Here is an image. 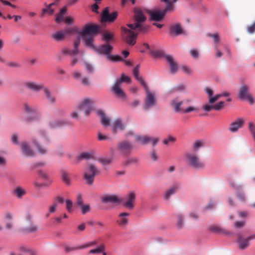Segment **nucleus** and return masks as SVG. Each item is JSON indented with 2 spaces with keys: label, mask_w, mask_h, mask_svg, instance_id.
<instances>
[{
  "label": "nucleus",
  "mask_w": 255,
  "mask_h": 255,
  "mask_svg": "<svg viewBox=\"0 0 255 255\" xmlns=\"http://www.w3.org/2000/svg\"><path fill=\"white\" fill-rule=\"evenodd\" d=\"M184 33L183 29L180 23H174L169 27V34L171 36H178Z\"/></svg>",
  "instance_id": "dca6fc26"
},
{
  "label": "nucleus",
  "mask_w": 255,
  "mask_h": 255,
  "mask_svg": "<svg viewBox=\"0 0 255 255\" xmlns=\"http://www.w3.org/2000/svg\"><path fill=\"white\" fill-rule=\"evenodd\" d=\"M113 49V48L112 45L109 44H105L98 47H96L94 50L100 54L106 55L107 58L108 56L110 54Z\"/></svg>",
  "instance_id": "ddd939ff"
},
{
  "label": "nucleus",
  "mask_w": 255,
  "mask_h": 255,
  "mask_svg": "<svg viewBox=\"0 0 255 255\" xmlns=\"http://www.w3.org/2000/svg\"><path fill=\"white\" fill-rule=\"evenodd\" d=\"M139 66L138 65L134 67L133 70V76L143 87H146V83L144 82L142 77L139 75Z\"/></svg>",
  "instance_id": "bb28decb"
},
{
  "label": "nucleus",
  "mask_w": 255,
  "mask_h": 255,
  "mask_svg": "<svg viewBox=\"0 0 255 255\" xmlns=\"http://www.w3.org/2000/svg\"><path fill=\"white\" fill-rule=\"evenodd\" d=\"M129 216V214L128 213H122L118 216V219L117 221L118 225L122 227L127 226L128 223V217Z\"/></svg>",
  "instance_id": "4be33fe9"
},
{
  "label": "nucleus",
  "mask_w": 255,
  "mask_h": 255,
  "mask_svg": "<svg viewBox=\"0 0 255 255\" xmlns=\"http://www.w3.org/2000/svg\"><path fill=\"white\" fill-rule=\"evenodd\" d=\"M84 65H85L86 69L88 73H92L94 72V67L91 64L88 63L87 62H85Z\"/></svg>",
  "instance_id": "13d9d810"
},
{
  "label": "nucleus",
  "mask_w": 255,
  "mask_h": 255,
  "mask_svg": "<svg viewBox=\"0 0 255 255\" xmlns=\"http://www.w3.org/2000/svg\"><path fill=\"white\" fill-rule=\"evenodd\" d=\"M248 87L246 85H242L239 92V97L240 99L245 100L249 95L248 93Z\"/></svg>",
  "instance_id": "c85d7f7f"
},
{
  "label": "nucleus",
  "mask_w": 255,
  "mask_h": 255,
  "mask_svg": "<svg viewBox=\"0 0 255 255\" xmlns=\"http://www.w3.org/2000/svg\"><path fill=\"white\" fill-rule=\"evenodd\" d=\"M64 123L62 121H52L49 122V126L52 128H55L62 126Z\"/></svg>",
  "instance_id": "49530a36"
},
{
  "label": "nucleus",
  "mask_w": 255,
  "mask_h": 255,
  "mask_svg": "<svg viewBox=\"0 0 255 255\" xmlns=\"http://www.w3.org/2000/svg\"><path fill=\"white\" fill-rule=\"evenodd\" d=\"M76 204L78 206H82L83 204V201L82 195L80 193H78L76 196Z\"/></svg>",
  "instance_id": "5fc2aeb1"
},
{
  "label": "nucleus",
  "mask_w": 255,
  "mask_h": 255,
  "mask_svg": "<svg viewBox=\"0 0 255 255\" xmlns=\"http://www.w3.org/2000/svg\"><path fill=\"white\" fill-rule=\"evenodd\" d=\"M133 145L128 140H124L119 142L117 144V150L122 155L127 156L129 155L133 149Z\"/></svg>",
  "instance_id": "0eeeda50"
},
{
  "label": "nucleus",
  "mask_w": 255,
  "mask_h": 255,
  "mask_svg": "<svg viewBox=\"0 0 255 255\" xmlns=\"http://www.w3.org/2000/svg\"><path fill=\"white\" fill-rule=\"evenodd\" d=\"M39 141L41 142L42 141L44 142H48V138L47 137L46 133L44 130H40L39 131Z\"/></svg>",
  "instance_id": "4c0bfd02"
},
{
  "label": "nucleus",
  "mask_w": 255,
  "mask_h": 255,
  "mask_svg": "<svg viewBox=\"0 0 255 255\" xmlns=\"http://www.w3.org/2000/svg\"><path fill=\"white\" fill-rule=\"evenodd\" d=\"M150 140H151V137L148 136H141V135H136L135 138V140L137 142H140L141 144H145L149 142H150Z\"/></svg>",
  "instance_id": "7c9ffc66"
},
{
  "label": "nucleus",
  "mask_w": 255,
  "mask_h": 255,
  "mask_svg": "<svg viewBox=\"0 0 255 255\" xmlns=\"http://www.w3.org/2000/svg\"><path fill=\"white\" fill-rule=\"evenodd\" d=\"M62 181L67 185H70V179L69 174L66 172L62 173Z\"/></svg>",
  "instance_id": "ea45409f"
},
{
  "label": "nucleus",
  "mask_w": 255,
  "mask_h": 255,
  "mask_svg": "<svg viewBox=\"0 0 255 255\" xmlns=\"http://www.w3.org/2000/svg\"><path fill=\"white\" fill-rule=\"evenodd\" d=\"M23 109L27 114H35V117H39V115L37 114V110L34 107L29 105L27 103L23 104Z\"/></svg>",
  "instance_id": "473e14b6"
},
{
  "label": "nucleus",
  "mask_w": 255,
  "mask_h": 255,
  "mask_svg": "<svg viewBox=\"0 0 255 255\" xmlns=\"http://www.w3.org/2000/svg\"><path fill=\"white\" fill-rule=\"evenodd\" d=\"M81 36L84 44L86 47L92 48L95 50L96 47L94 45V36H90L88 35L79 34Z\"/></svg>",
  "instance_id": "a211bd4d"
},
{
  "label": "nucleus",
  "mask_w": 255,
  "mask_h": 255,
  "mask_svg": "<svg viewBox=\"0 0 255 255\" xmlns=\"http://www.w3.org/2000/svg\"><path fill=\"white\" fill-rule=\"evenodd\" d=\"M207 36L213 38L214 43L215 44H218L220 42V38L218 33H208Z\"/></svg>",
  "instance_id": "79ce46f5"
},
{
  "label": "nucleus",
  "mask_w": 255,
  "mask_h": 255,
  "mask_svg": "<svg viewBox=\"0 0 255 255\" xmlns=\"http://www.w3.org/2000/svg\"><path fill=\"white\" fill-rule=\"evenodd\" d=\"M179 188V185L178 184L172 185L165 191L163 195L164 199L166 200H169L171 196L175 194Z\"/></svg>",
  "instance_id": "5701e85b"
},
{
  "label": "nucleus",
  "mask_w": 255,
  "mask_h": 255,
  "mask_svg": "<svg viewBox=\"0 0 255 255\" xmlns=\"http://www.w3.org/2000/svg\"><path fill=\"white\" fill-rule=\"evenodd\" d=\"M237 197L241 201H245L246 200L244 193L242 191H238L236 194Z\"/></svg>",
  "instance_id": "052dcab7"
},
{
  "label": "nucleus",
  "mask_w": 255,
  "mask_h": 255,
  "mask_svg": "<svg viewBox=\"0 0 255 255\" xmlns=\"http://www.w3.org/2000/svg\"><path fill=\"white\" fill-rule=\"evenodd\" d=\"M56 4V2H53L47 6V7L42 9L41 16H43L44 14L46 13H49L50 14H52L54 12V10L51 8L52 5Z\"/></svg>",
  "instance_id": "e433bc0d"
},
{
  "label": "nucleus",
  "mask_w": 255,
  "mask_h": 255,
  "mask_svg": "<svg viewBox=\"0 0 255 255\" xmlns=\"http://www.w3.org/2000/svg\"><path fill=\"white\" fill-rule=\"evenodd\" d=\"M202 109L206 112H210L214 109L213 105H210L209 104H205L203 106Z\"/></svg>",
  "instance_id": "338daca9"
},
{
  "label": "nucleus",
  "mask_w": 255,
  "mask_h": 255,
  "mask_svg": "<svg viewBox=\"0 0 255 255\" xmlns=\"http://www.w3.org/2000/svg\"><path fill=\"white\" fill-rule=\"evenodd\" d=\"M149 52L150 54L155 58L159 57L162 55V52L159 51H154L151 50H150Z\"/></svg>",
  "instance_id": "4d7b16f0"
},
{
  "label": "nucleus",
  "mask_w": 255,
  "mask_h": 255,
  "mask_svg": "<svg viewBox=\"0 0 255 255\" xmlns=\"http://www.w3.org/2000/svg\"><path fill=\"white\" fill-rule=\"evenodd\" d=\"M94 102L90 99L83 100L78 105V109L81 111H84L85 115L88 116L94 108Z\"/></svg>",
  "instance_id": "9b49d317"
},
{
  "label": "nucleus",
  "mask_w": 255,
  "mask_h": 255,
  "mask_svg": "<svg viewBox=\"0 0 255 255\" xmlns=\"http://www.w3.org/2000/svg\"><path fill=\"white\" fill-rule=\"evenodd\" d=\"M145 90L146 97L144 99V105L143 108L145 110H148L150 108L155 106L156 104L155 94L151 92L148 89L147 85L146 87H143Z\"/></svg>",
  "instance_id": "6e6552de"
},
{
  "label": "nucleus",
  "mask_w": 255,
  "mask_h": 255,
  "mask_svg": "<svg viewBox=\"0 0 255 255\" xmlns=\"http://www.w3.org/2000/svg\"><path fill=\"white\" fill-rule=\"evenodd\" d=\"M82 214H85L89 212L90 210V206L89 204L84 205V204L80 206Z\"/></svg>",
  "instance_id": "09e8293b"
},
{
  "label": "nucleus",
  "mask_w": 255,
  "mask_h": 255,
  "mask_svg": "<svg viewBox=\"0 0 255 255\" xmlns=\"http://www.w3.org/2000/svg\"><path fill=\"white\" fill-rule=\"evenodd\" d=\"M183 102L180 101L178 98L172 99L170 102V106L176 113L182 112L187 114L192 112H197L198 109L194 106H189L186 108L182 107Z\"/></svg>",
  "instance_id": "7ed1b4c3"
},
{
  "label": "nucleus",
  "mask_w": 255,
  "mask_h": 255,
  "mask_svg": "<svg viewBox=\"0 0 255 255\" xmlns=\"http://www.w3.org/2000/svg\"><path fill=\"white\" fill-rule=\"evenodd\" d=\"M122 82L130 83V78L124 74H122L121 78L117 80L113 85L112 91L118 98L126 99V95L121 87Z\"/></svg>",
  "instance_id": "f03ea898"
},
{
  "label": "nucleus",
  "mask_w": 255,
  "mask_h": 255,
  "mask_svg": "<svg viewBox=\"0 0 255 255\" xmlns=\"http://www.w3.org/2000/svg\"><path fill=\"white\" fill-rule=\"evenodd\" d=\"M164 58L170 66V71L171 73H175L178 70V65L173 57L169 55H165Z\"/></svg>",
  "instance_id": "6ab92c4d"
},
{
  "label": "nucleus",
  "mask_w": 255,
  "mask_h": 255,
  "mask_svg": "<svg viewBox=\"0 0 255 255\" xmlns=\"http://www.w3.org/2000/svg\"><path fill=\"white\" fill-rule=\"evenodd\" d=\"M62 52L64 54H68L69 55H75L78 54L77 52H75V50L74 49L73 50H70L67 48H63Z\"/></svg>",
  "instance_id": "a18cd8bd"
},
{
  "label": "nucleus",
  "mask_w": 255,
  "mask_h": 255,
  "mask_svg": "<svg viewBox=\"0 0 255 255\" xmlns=\"http://www.w3.org/2000/svg\"><path fill=\"white\" fill-rule=\"evenodd\" d=\"M178 0H161L162 2H165L166 5V6H167L168 4H171L173 7V9L172 10H170V12H172L174 11L175 9V6L174 4Z\"/></svg>",
  "instance_id": "de8ad7c7"
},
{
  "label": "nucleus",
  "mask_w": 255,
  "mask_h": 255,
  "mask_svg": "<svg viewBox=\"0 0 255 255\" xmlns=\"http://www.w3.org/2000/svg\"><path fill=\"white\" fill-rule=\"evenodd\" d=\"M237 243L241 250L245 249L249 246V241L248 239L247 238L243 239L241 235H238Z\"/></svg>",
  "instance_id": "a878e982"
},
{
  "label": "nucleus",
  "mask_w": 255,
  "mask_h": 255,
  "mask_svg": "<svg viewBox=\"0 0 255 255\" xmlns=\"http://www.w3.org/2000/svg\"><path fill=\"white\" fill-rule=\"evenodd\" d=\"M81 36L78 35V36L76 38V39L74 41L73 45H74V49L75 50V52H77L78 53L79 52V50L78 49V47L80 44V39Z\"/></svg>",
  "instance_id": "c03bdc74"
},
{
  "label": "nucleus",
  "mask_w": 255,
  "mask_h": 255,
  "mask_svg": "<svg viewBox=\"0 0 255 255\" xmlns=\"http://www.w3.org/2000/svg\"><path fill=\"white\" fill-rule=\"evenodd\" d=\"M176 140V139L173 137V136H170L168 137V138L167 139H165L163 140V143L164 144H168L170 142H174Z\"/></svg>",
  "instance_id": "69168bd1"
},
{
  "label": "nucleus",
  "mask_w": 255,
  "mask_h": 255,
  "mask_svg": "<svg viewBox=\"0 0 255 255\" xmlns=\"http://www.w3.org/2000/svg\"><path fill=\"white\" fill-rule=\"evenodd\" d=\"M172 6L171 4H168L167 6H165L161 11L149 10L148 13L150 15V18L151 20L160 21L163 19L167 12H170V10H172Z\"/></svg>",
  "instance_id": "39448f33"
},
{
  "label": "nucleus",
  "mask_w": 255,
  "mask_h": 255,
  "mask_svg": "<svg viewBox=\"0 0 255 255\" xmlns=\"http://www.w3.org/2000/svg\"><path fill=\"white\" fill-rule=\"evenodd\" d=\"M122 38L123 41L130 46L134 45L136 43V39L137 33L136 30L128 29L125 27H122Z\"/></svg>",
  "instance_id": "20e7f679"
},
{
  "label": "nucleus",
  "mask_w": 255,
  "mask_h": 255,
  "mask_svg": "<svg viewBox=\"0 0 255 255\" xmlns=\"http://www.w3.org/2000/svg\"><path fill=\"white\" fill-rule=\"evenodd\" d=\"M64 31L65 32V35H66L67 34H73L74 33H77L78 34V32L79 31L78 30L76 27H73L67 28L64 30Z\"/></svg>",
  "instance_id": "864d4df0"
},
{
  "label": "nucleus",
  "mask_w": 255,
  "mask_h": 255,
  "mask_svg": "<svg viewBox=\"0 0 255 255\" xmlns=\"http://www.w3.org/2000/svg\"><path fill=\"white\" fill-rule=\"evenodd\" d=\"M65 36V32L64 31L57 32L53 33L51 36L53 39L58 41L62 40L64 39Z\"/></svg>",
  "instance_id": "72a5a7b5"
},
{
  "label": "nucleus",
  "mask_w": 255,
  "mask_h": 255,
  "mask_svg": "<svg viewBox=\"0 0 255 255\" xmlns=\"http://www.w3.org/2000/svg\"><path fill=\"white\" fill-rule=\"evenodd\" d=\"M93 155L94 154L92 152H83L79 155L78 158L80 159L82 158L89 159L92 158Z\"/></svg>",
  "instance_id": "37998d69"
},
{
  "label": "nucleus",
  "mask_w": 255,
  "mask_h": 255,
  "mask_svg": "<svg viewBox=\"0 0 255 255\" xmlns=\"http://www.w3.org/2000/svg\"><path fill=\"white\" fill-rule=\"evenodd\" d=\"M135 200V194L133 192H129L126 198V200L123 203L125 207L129 210L134 208V202Z\"/></svg>",
  "instance_id": "2eb2a0df"
},
{
  "label": "nucleus",
  "mask_w": 255,
  "mask_h": 255,
  "mask_svg": "<svg viewBox=\"0 0 255 255\" xmlns=\"http://www.w3.org/2000/svg\"><path fill=\"white\" fill-rule=\"evenodd\" d=\"M99 25L94 24H87L84 25L82 30L78 32V34L88 35L95 36L100 31Z\"/></svg>",
  "instance_id": "9d476101"
},
{
  "label": "nucleus",
  "mask_w": 255,
  "mask_h": 255,
  "mask_svg": "<svg viewBox=\"0 0 255 255\" xmlns=\"http://www.w3.org/2000/svg\"><path fill=\"white\" fill-rule=\"evenodd\" d=\"M224 107V102L221 101L213 105L214 110L219 111Z\"/></svg>",
  "instance_id": "6e6d98bb"
},
{
  "label": "nucleus",
  "mask_w": 255,
  "mask_h": 255,
  "mask_svg": "<svg viewBox=\"0 0 255 255\" xmlns=\"http://www.w3.org/2000/svg\"><path fill=\"white\" fill-rule=\"evenodd\" d=\"M42 91L44 93L48 102L50 103L54 104L56 101V99L54 96L52 95L50 90L47 87H44Z\"/></svg>",
  "instance_id": "c756f323"
},
{
  "label": "nucleus",
  "mask_w": 255,
  "mask_h": 255,
  "mask_svg": "<svg viewBox=\"0 0 255 255\" xmlns=\"http://www.w3.org/2000/svg\"><path fill=\"white\" fill-rule=\"evenodd\" d=\"M97 114L100 117V120L102 124L104 126H108L110 125V119L107 117L102 110L97 111Z\"/></svg>",
  "instance_id": "393cba45"
},
{
  "label": "nucleus",
  "mask_w": 255,
  "mask_h": 255,
  "mask_svg": "<svg viewBox=\"0 0 255 255\" xmlns=\"http://www.w3.org/2000/svg\"><path fill=\"white\" fill-rule=\"evenodd\" d=\"M32 142L34 144L36 148L37 149L38 152L41 154H45L47 153V150L45 147L42 146L41 144H40L36 139H33Z\"/></svg>",
  "instance_id": "2f4dec72"
},
{
  "label": "nucleus",
  "mask_w": 255,
  "mask_h": 255,
  "mask_svg": "<svg viewBox=\"0 0 255 255\" xmlns=\"http://www.w3.org/2000/svg\"><path fill=\"white\" fill-rule=\"evenodd\" d=\"M177 217V226L179 228H181L183 226V220L184 218L182 214H178L176 215Z\"/></svg>",
  "instance_id": "58836bf2"
},
{
  "label": "nucleus",
  "mask_w": 255,
  "mask_h": 255,
  "mask_svg": "<svg viewBox=\"0 0 255 255\" xmlns=\"http://www.w3.org/2000/svg\"><path fill=\"white\" fill-rule=\"evenodd\" d=\"M104 203H113L120 204L123 203L122 200L116 195H106L101 198Z\"/></svg>",
  "instance_id": "4468645a"
},
{
  "label": "nucleus",
  "mask_w": 255,
  "mask_h": 255,
  "mask_svg": "<svg viewBox=\"0 0 255 255\" xmlns=\"http://www.w3.org/2000/svg\"><path fill=\"white\" fill-rule=\"evenodd\" d=\"M107 59L109 60H111L113 61H121L123 60V59L119 55H112L110 54L108 56Z\"/></svg>",
  "instance_id": "8fccbe9b"
},
{
  "label": "nucleus",
  "mask_w": 255,
  "mask_h": 255,
  "mask_svg": "<svg viewBox=\"0 0 255 255\" xmlns=\"http://www.w3.org/2000/svg\"><path fill=\"white\" fill-rule=\"evenodd\" d=\"M13 194L18 198H21L26 194V191L20 186L16 187L13 191Z\"/></svg>",
  "instance_id": "cd10ccee"
},
{
  "label": "nucleus",
  "mask_w": 255,
  "mask_h": 255,
  "mask_svg": "<svg viewBox=\"0 0 255 255\" xmlns=\"http://www.w3.org/2000/svg\"><path fill=\"white\" fill-rule=\"evenodd\" d=\"M97 244H98V242L96 240H94L93 241L86 243L84 245L80 246L79 248H80L81 249H85L87 248L96 246Z\"/></svg>",
  "instance_id": "a19ab883"
},
{
  "label": "nucleus",
  "mask_w": 255,
  "mask_h": 255,
  "mask_svg": "<svg viewBox=\"0 0 255 255\" xmlns=\"http://www.w3.org/2000/svg\"><path fill=\"white\" fill-rule=\"evenodd\" d=\"M117 16L118 12L117 11L110 13L109 8L106 7L102 14V20L103 22H112L117 18Z\"/></svg>",
  "instance_id": "f8f14e48"
},
{
  "label": "nucleus",
  "mask_w": 255,
  "mask_h": 255,
  "mask_svg": "<svg viewBox=\"0 0 255 255\" xmlns=\"http://www.w3.org/2000/svg\"><path fill=\"white\" fill-rule=\"evenodd\" d=\"M99 173L100 171L95 167V165L92 164H89L85 169L84 177L86 180L87 183L91 185L93 183L95 176Z\"/></svg>",
  "instance_id": "423d86ee"
},
{
  "label": "nucleus",
  "mask_w": 255,
  "mask_h": 255,
  "mask_svg": "<svg viewBox=\"0 0 255 255\" xmlns=\"http://www.w3.org/2000/svg\"><path fill=\"white\" fill-rule=\"evenodd\" d=\"M66 209L69 212L72 211L73 203L70 200H66Z\"/></svg>",
  "instance_id": "bf43d9fd"
},
{
  "label": "nucleus",
  "mask_w": 255,
  "mask_h": 255,
  "mask_svg": "<svg viewBox=\"0 0 255 255\" xmlns=\"http://www.w3.org/2000/svg\"><path fill=\"white\" fill-rule=\"evenodd\" d=\"M37 230L38 227L35 225H32L25 229V231L29 233L35 232H36Z\"/></svg>",
  "instance_id": "0e129e2a"
},
{
  "label": "nucleus",
  "mask_w": 255,
  "mask_h": 255,
  "mask_svg": "<svg viewBox=\"0 0 255 255\" xmlns=\"http://www.w3.org/2000/svg\"><path fill=\"white\" fill-rule=\"evenodd\" d=\"M112 131L116 133L118 130H124L126 126L120 119H116L112 125Z\"/></svg>",
  "instance_id": "412c9836"
},
{
  "label": "nucleus",
  "mask_w": 255,
  "mask_h": 255,
  "mask_svg": "<svg viewBox=\"0 0 255 255\" xmlns=\"http://www.w3.org/2000/svg\"><path fill=\"white\" fill-rule=\"evenodd\" d=\"M244 121L242 119H238L230 125L229 130L231 132H236L239 128H242L244 125Z\"/></svg>",
  "instance_id": "b1692460"
},
{
  "label": "nucleus",
  "mask_w": 255,
  "mask_h": 255,
  "mask_svg": "<svg viewBox=\"0 0 255 255\" xmlns=\"http://www.w3.org/2000/svg\"><path fill=\"white\" fill-rule=\"evenodd\" d=\"M57 206V203H54L53 205L49 206V213L46 214V218H48L49 216V213H53L55 212Z\"/></svg>",
  "instance_id": "603ef678"
},
{
  "label": "nucleus",
  "mask_w": 255,
  "mask_h": 255,
  "mask_svg": "<svg viewBox=\"0 0 255 255\" xmlns=\"http://www.w3.org/2000/svg\"><path fill=\"white\" fill-rule=\"evenodd\" d=\"M99 161L103 165H107L112 162V158H102L99 159Z\"/></svg>",
  "instance_id": "3c124183"
},
{
  "label": "nucleus",
  "mask_w": 255,
  "mask_h": 255,
  "mask_svg": "<svg viewBox=\"0 0 255 255\" xmlns=\"http://www.w3.org/2000/svg\"><path fill=\"white\" fill-rule=\"evenodd\" d=\"M113 38V35L110 33H105L103 34V39L106 42H109Z\"/></svg>",
  "instance_id": "e2e57ef3"
},
{
  "label": "nucleus",
  "mask_w": 255,
  "mask_h": 255,
  "mask_svg": "<svg viewBox=\"0 0 255 255\" xmlns=\"http://www.w3.org/2000/svg\"><path fill=\"white\" fill-rule=\"evenodd\" d=\"M20 147L22 153L26 156L30 157L34 155V151L31 149L29 144L23 141L20 143Z\"/></svg>",
  "instance_id": "aec40b11"
},
{
  "label": "nucleus",
  "mask_w": 255,
  "mask_h": 255,
  "mask_svg": "<svg viewBox=\"0 0 255 255\" xmlns=\"http://www.w3.org/2000/svg\"><path fill=\"white\" fill-rule=\"evenodd\" d=\"M138 159L135 157H130L128 158L124 163L125 166H129L131 164H134L137 163Z\"/></svg>",
  "instance_id": "c9c22d12"
},
{
  "label": "nucleus",
  "mask_w": 255,
  "mask_h": 255,
  "mask_svg": "<svg viewBox=\"0 0 255 255\" xmlns=\"http://www.w3.org/2000/svg\"><path fill=\"white\" fill-rule=\"evenodd\" d=\"M25 86L28 89L35 92L42 90L44 87L42 84H38L33 81H28L24 83Z\"/></svg>",
  "instance_id": "f3484780"
},
{
  "label": "nucleus",
  "mask_w": 255,
  "mask_h": 255,
  "mask_svg": "<svg viewBox=\"0 0 255 255\" xmlns=\"http://www.w3.org/2000/svg\"><path fill=\"white\" fill-rule=\"evenodd\" d=\"M105 250V246L104 244H101L98 246V248L91 250L89 253L90 254H100L103 253Z\"/></svg>",
  "instance_id": "f704fd0d"
},
{
  "label": "nucleus",
  "mask_w": 255,
  "mask_h": 255,
  "mask_svg": "<svg viewBox=\"0 0 255 255\" xmlns=\"http://www.w3.org/2000/svg\"><path fill=\"white\" fill-rule=\"evenodd\" d=\"M247 30L250 33H253L255 31V21L248 27Z\"/></svg>",
  "instance_id": "774afa93"
},
{
  "label": "nucleus",
  "mask_w": 255,
  "mask_h": 255,
  "mask_svg": "<svg viewBox=\"0 0 255 255\" xmlns=\"http://www.w3.org/2000/svg\"><path fill=\"white\" fill-rule=\"evenodd\" d=\"M221 97V94H217L215 96H213V97H211L210 99L209 100V103L210 104L214 103L215 102H216L219 99H220Z\"/></svg>",
  "instance_id": "680f3d73"
},
{
  "label": "nucleus",
  "mask_w": 255,
  "mask_h": 255,
  "mask_svg": "<svg viewBox=\"0 0 255 255\" xmlns=\"http://www.w3.org/2000/svg\"><path fill=\"white\" fill-rule=\"evenodd\" d=\"M188 164L194 168H203L204 164L200 160L197 155L193 153H187L185 155Z\"/></svg>",
  "instance_id": "1a4fd4ad"
},
{
  "label": "nucleus",
  "mask_w": 255,
  "mask_h": 255,
  "mask_svg": "<svg viewBox=\"0 0 255 255\" xmlns=\"http://www.w3.org/2000/svg\"><path fill=\"white\" fill-rule=\"evenodd\" d=\"M133 12L134 22L128 24L127 26L132 30H136L139 32L144 33L147 30L148 26L143 24L146 19L143 10L139 8H134L133 9Z\"/></svg>",
  "instance_id": "f257e3e1"
}]
</instances>
